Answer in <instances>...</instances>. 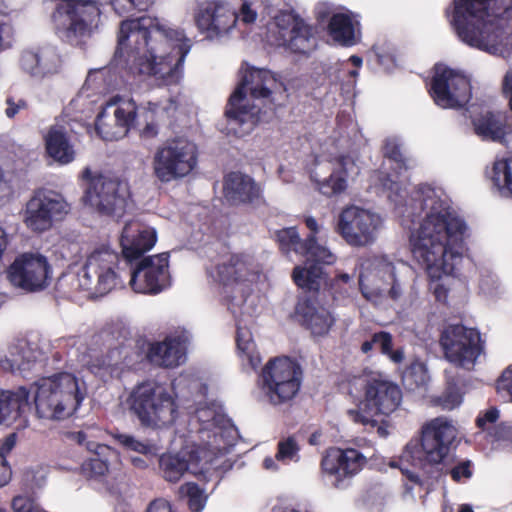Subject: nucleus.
Listing matches in <instances>:
<instances>
[{"label": "nucleus", "instance_id": "obj_10", "mask_svg": "<svg viewBox=\"0 0 512 512\" xmlns=\"http://www.w3.org/2000/svg\"><path fill=\"white\" fill-rule=\"evenodd\" d=\"M412 270L404 262H391L387 258L375 259L359 276L362 295L369 301L399 300L405 291L406 281Z\"/></svg>", "mask_w": 512, "mask_h": 512}, {"label": "nucleus", "instance_id": "obj_38", "mask_svg": "<svg viewBox=\"0 0 512 512\" xmlns=\"http://www.w3.org/2000/svg\"><path fill=\"white\" fill-rule=\"evenodd\" d=\"M499 410L495 407H491L484 411L483 413H480L479 416L476 419L477 427L480 428L483 431H488L489 434L496 440V441H509V444L507 446L512 450V427L511 426H505L501 425L495 428L494 433L490 432L493 425L497 422L499 419Z\"/></svg>", "mask_w": 512, "mask_h": 512}, {"label": "nucleus", "instance_id": "obj_53", "mask_svg": "<svg viewBox=\"0 0 512 512\" xmlns=\"http://www.w3.org/2000/svg\"><path fill=\"white\" fill-rule=\"evenodd\" d=\"M38 50H25L20 58L21 68L32 76L40 77V62Z\"/></svg>", "mask_w": 512, "mask_h": 512}, {"label": "nucleus", "instance_id": "obj_5", "mask_svg": "<svg viewBox=\"0 0 512 512\" xmlns=\"http://www.w3.org/2000/svg\"><path fill=\"white\" fill-rule=\"evenodd\" d=\"M458 435V429L452 420L441 416L426 422L421 429V438L410 440L402 451L399 461L392 462L407 478L419 483L417 472L409 469H424L429 465L440 464L449 454L451 446Z\"/></svg>", "mask_w": 512, "mask_h": 512}, {"label": "nucleus", "instance_id": "obj_64", "mask_svg": "<svg viewBox=\"0 0 512 512\" xmlns=\"http://www.w3.org/2000/svg\"><path fill=\"white\" fill-rule=\"evenodd\" d=\"M147 512H173V510L168 501L157 499L149 505Z\"/></svg>", "mask_w": 512, "mask_h": 512}, {"label": "nucleus", "instance_id": "obj_47", "mask_svg": "<svg viewBox=\"0 0 512 512\" xmlns=\"http://www.w3.org/2000/svg\"><path fill=\"white\" fill-rule=\"evenodd\" d=\"M40 77L59 71L62 66V58L56 48L46 46L39 49Z\"/></svg>", "mask_w": 512, "mask_h": 512}, {"label": "nucleus", "instance_id": "obj_6", "mask_svg": "<svg viewBox=\"0 0 512 512\" xmlns=\"http://www.w3.org/2000/svg\"><path fill=\"white\" fill-rule=\"evenodd\" d=\"M348 394L357 400V407L347 411L355 423L375 427L376 416H389L402 402L400 387L380 373L354 376L347 384Z\"/></svg>", "mask_w": 512, "mask_h": 512}, {"label": "nucleus", "instance_id": "obj_59", "mask_svg": "<svg viewBox=\"0 0 512 512\" xmlns=\"http://www.w3.org/2000/svg\"><path fill=\"white\" fill-rule=\"evenodd\" d=\"M497 390L500 393L505 392L512 401V366H509L498 379Z\"/></svg>", "mask_w": 512, "mask_h": 512}, {"label": "nucleus", "instance_id": "obj_42", "mask_svg": "<svg viewBox=\"0 0 512 512\" xmlns=\"http://www.w3.org/2000/svg\"><path fill=\"white\" fill-rule=\"evenodd\" d=\"M430 380L425 363L414 360L405 369L402 376L404 386L411 391L424 389Z\"/></svg>", "mask_w": 512, "mask_h": 512}, {"label": "nucleus", "instance_id": "obj_57", "mask_svg": "<svg viewBox=\"0 0 512 512\" xmlns=\"http://www.w3.org/2000/svg\"><path fill=\"white\" fill-rule=\"evenodd\" d=\"M100 72H90L83 87L81 88L78 96L73 99L69 106L66 108V111H70L73 108H76L85 98L89 97L88 91L90 90V87L92 84L96 82V80L99 77Z\"/></svg>", "mask_w": 512, "mask_h": 512}, {"label": "nucleus", "instance_id": "obj_7", "mask_svg": "<svg viewBox=\"0 0 512 512\" xmlns=\"http://www.w3.org/2000/svg\"><path fill=\"white\" fill-rule=\"evenodd\" d=\"M241 82L230 96L226 116L228 129L238 137L249 134L259 121L260 109L250 105L247 98L249 91L253 99H266L280 84L275 75L265 69L242 67Z\"/></svg>", "mask_w": 512, "mask_h": 512}, {"label": "nucleus", "instance_id": "obj_58", "mask_svg": "<svg viewBox=\"0 0 512 512\" xmlns=\"http://www.w3.org/2000/svg\"><path fill=\"white\" fill-rule=\"evenodd\" d=\"M382 186L384 189L391 191V193L388 195L391 201H393L396 205L402 204L405 198V190L401 188L397 181L387 177L382 181Z\"/></svg>", "mask_w": 512, "mask_h": 512}, {"label": "nucleus", "instance_id": "obj_29", "mask_svg": "<svg viewBox=\"0 0 512 512\" xmlns=\"http://www.w3.org/2000/svg\"><path fill=\"white\" fill-rule=\"evenodd\" d=\"M258 272L254 259L246 254L232 255L227 260L209 269L210 277L223 285L252 282Z\"/></svg>", "mask_w": 512, "mask_h": 512}, {"label": "nucleus", "instance_id": "obj_55", "mask_svg": "<svg viewBox=\"0 0 512 512\" xmlns=\"http://www.w3.org/2000/svg\"><path fill=\"white\" fill-rule=\"evenodd\" d=\"M73 439L80 445H85L89 451L105 456L107 452H113L110 447L92 441H87V435L83 431L73 434Z\"/></svg>", "mask_w": 512, "mask_h": 512}, {"label": "nucleus", "instance_id": "obj_49", "mask_svg": "<svg viewBox=\"0 0 512 512\" xmlns=\"http://www.w3.org/2000/svg\"><path fill=\"white\" fill-rule=\"evenodd\" d=\"M179 496L186 498L193 511H201L206 502L204 492L194 483H186L179 488Z\"/></svg>", "mask_w": 512, "mask_h": 512}, {"label": "nucleus", "instance_id": "obj_50", "mask_svg": "<svg viewBox=\"0 0 512 512\" xmlns=\"http://www.w3.org/2000/svg\"><path fill=\"white\" fill-rule=\"evenodd\" d=\"M100 456L95 454V456L83 462L81 469L86 478L100 480L108 472V463Z\"/></svg>", "mask_w": 512, "mask_h": 512}, {"label": "nucleus", "instance_id": "obj_46", "mask_svg": "<svg viewBox=\"0 0 512 512\" xmlns=\"http://www.w3.org/2000/svg\"><path fill=\"white\" fill-rule=\"evenodd\" d=\"M113 437L124 449L128 451H133L145 456H153L157 453L155 445H152L146 441H142L133 435L125 433H115Z\"/></svg>", "mask_w": 512, "mask_h": 512}, {"label": "nucleus", "instance_id": "obj_1", "mask_svg": "<svg viewBox=\"0 0 512 512\" xmlns=\"http://www.w3.org/2000/svg\"><path fill=\"white\" fill-rule=\"evenodd\" d=\"M413 208L419 206L421 221L411 231L410 245L414 259L429 279L430 290L445 302L451 286L460 282L455 271L466 251L465 221L451 210L448 197L441 188L422 185L412 198Z\"/></svg>", "mask_w": 512, "mask_h": 512}, {"label": "nucleus", "instance_id": "obj_63", "mask_svg": "<svg viewBox=\"0 0 512 512\" xmlns=\"http://www.w3.org/2000/svg\"><path fill=\"white\" fill-rule=\"evenodd\" d=\"M13 195V189L9 180L0 169V205L8 202Z\"/></svg>", "mask_w": 512, "mask_h": 512}, {"label": "nucleus", "instance_id": "obj_11", "mask_svg": "<svg viewBox=\"0 0 512 512\" xmlns=\"http://www.w3.org/2000/svg\"><path fill=\"white\" fill-rule=\"evenodd\" d=\"M100 14L95 0H60L51 18L62 40L71 45H80L97 29Z\"/></svg>", "mask_w": 512, "mask_h": 512}, {"label": "nucleus", "instance_id": "obj_27", "mask_svg": "<svg viewBox=\"0 0 512 512\" xmlns=\"http://www.w3.org/2000/svg\"><path fill=\"white\" fill-rule=\"evenodd\" d=\"M306 257L305 266H296L293 270V280L301 288L317 290L323 278V270L320 264L331 265L336 261V256L324 245L317 242L313 236L306 238L305 248L302 254Z\"/></svg>", "mask_w": 512, "mask_h": 512}, {"label": "nucleus", "instance_id": "obj_54", "mask_svg": "<svg viewBox=\"0 0 512 512\" xmlns=\"http://www.w3.org/2000/svg\"><path fill=\"white\" fill-rule=\"evenodd\" d=\"M13 34L10 17L0 11V53L10 46Z\"/></svg>", "mask_w": 512, "mask_h": 512}, {"label": "nucleus", "instance_id": "obj_26", "mask_svg": "<svg viewBox=\"0 0 512 512\" xmlns=\"http://www.w3.org/2000/svg\"><path fill=\"white\" fill-rule=\"evenodd\" d=\"M216 456L198 446L196 439L188 441L176 454H164L160 457V469L169 482H177L186 472L197 474L201 463H212Z\"/></svg>", "mask_w": 512, "mask_h": 512}, {"label": "nucleus", "instance_id": "obj_43", "mask_svg": "<svg viewBox=\"0 0 512 512\" xmlns=\"http://www.w3.org/2000/svg\"><path fill=\"white\" fill-rule=\"evenodd\" d=\"M118 356L119 352L117 350H112L106 355H91V359L87 362L88 369L101 378L109 376L118 364Z\"/></svg>", "mask_w": 512, "mask_h": 512}, {"label": "nucleus", "instance_id": "obj_44", "mask_svg": "<svg viewBox=\"0 0 512 512\" xmlns=\"http://www.w3.org/2000/svg\"><path fill=\"white\" fill-rule=\"evenodd\" d=\"M276 240L279 244V248L284 253L294 251L298 254H302L305 248L306 240L300 239L299 233L295 227H288L278 230L275 234Z\"/></svg>", "mask_w": 512, "mask_h": 512}, {"label": "nucleus", "instance_id": "obj_30", "mask_svg": "<svg viewBox=\"0 0 512 512\" xmlns=\"http://www.w3.org/2000/svg\"><path fill=\"white\" fill-rule=\"evenodd\" d=\"M29 391L19 387L15 391H0V425L24 430L29 426Z\"/></svg>", "mask_w": 512, "mask_h": 512}, {"label": "nucleus", "instance_id": "obj_35", "mask_svg": "<svg viewBox=\"0 0 512 512\" xmlns=\"http://www.w3.org/2000/svg\"><path fill=\"white\" fill-rule=\"evenodd\" d=\"M224 195L233 204L250 203L261 196V188L250 176L233 172L225 178Z\"/></svg>", "mask_w": 512, "mask_h": 512}, {"label": "nucleus", "instance_id": "obj_23", "mask_svg": "<svg viewBox=\"0 0 512 512\" xmlns=\"http://www.w3.org/2000/svg\"><path fill=\"white\" fill-rule=\"evenodd\" d=\"M11 283L26 291L34 292L46 288L51 278V267L47 258L38 252L19 255L8 270Z\"/></svg>", "mask_w": 512, "mask_h": 512}, {"label": "nucleus", "instance_id": "obj_20", "mask_svg": "<svg viewBox=\"0 0 512 512\" xmlns=\"http://www.w3.org/2000/svg\"><path fill=\"white\" fill-rule=\"evenodd\" d=\"M430 93L435 103L442 108L463 107L471 98L470 80L459 70L437 64Z\"/></svg>", "mask_w": 512, "mask_h": 512}, {"label": "nucleus", "instance_id": "obj_17", "mask_svg": "<svg viewBox=\"0 0 512 512\" xmlns=\"http://www.w3.org/2000/svg\"><path fill=\"white\" fill-rule=\"evenodd\" d=\"M315 161L316 168L311 171V179L319 185L323 194L343 192L348 187V182L359 173L352 157L336 151H329L327 156L317 157Z\"/></svg>", "mask_w": 512, "mask_h": 512}, {"label": "nucleus", "instance_id": "obj_31", "mask_svg": "<svg viewBox=\"0 0 512 512\" xmlns=\"http://www.w3.org/2000/svg\"><path fill=\"white\" fill-rule=\"evenodd\" d=\"M156 231L137 221L126 223L120 244L125 258L135 259L150 250L156 243Z\"/></svg>", "mask_w": 512, "mask_h": 512}, {"label": "nucleus", "instance_id": "obj_33", "mask_svg": "<svg viewBox=\"0 0 512 512\" xmlns=\"http://www.w3.org/2000/svg\"><path fill=\"white\" fill-rule=\"evenodd\" d=\"M188 337L184 334L167 337L162 342L151 345L148 357L158 366L176 367L186 360Z\"/></svg>", "mask_w": 512, "mask_h": 512}, {"label": "nucleus", "instance_id": "obj_2", "mask_svg": "<svg viewBox=\"0 0 512 512\" xmlns=\"http://www.w3.org/2000/svg\"><path fill=\"white\" fill-rule=\"evenodd\" d=\"M191 40L182 30L166 28L148 16L120 25L116 56L134 75L152 78L158 85L178 84L183 78Z\"/></svg>", "mask_w": 512, "mask_h": 512}, {"label": "nucleus", "instance_id": "obj_28", "mask_svg": "<svg viewBox=\"0 0 512 512\" xmlns=\"http://www.w3.org/2000/svg\"><path fill=\"white\" fill-rule=\"evenodd\" d=\"M318 21L328 20L327 32L341 46H353L360 36L359 22L348 10H336L328 3H319L315 8Z\"/></svg>", "mask_w": 512, "mask_h": 512}, {"label": "nucleus", "instance_id": "obj_14", "mask_svg": "<svg viewBox=\"0 0 512 512\" xmlns=\"http://www.w3.org/2000/svg\"><path fill=\"white\" fill-rule=\"evenodd\" d=\"M86 181L83 196L85 205L106 215L120 214L129 198L128 184L116 177L94 174L89 168L82 172Z\"/></svg>", "mask_w": 512, "mask_h": 512}, {"label": "nucleus", "instance_id": "obj_19", "mask_svg": "<svg viewBox=\"0 0 512 512\" xmlns=\"http://www.w3.org/2000/svg\"><path fill=\"white\" fill-rule=\"evenodd\" d=\"M195 418L201 423L197 432L198 446L215 456L225 454L233 446L235 430L214 405L197 409Z\"/></svg>", "mask_w": 512, "mask_h": 512}, {"label": "nucleus", "instance_id": "obj_56", "mask_svg": "<svg viewBox=\"0 0 512 512\" xmlns=\"http://www.w3.org/2000/svg\"><path fill=\"white\" fill-rule=\"evenodd\" d=\"M384 155L390 160L395 161L400 167L404 164V157L396 138H388L385 141Z\"/></svg>", "mask_w": 512, "mask_h": 512}, {"label": "nucleus", "instance_id": "obj_4", "mask_svg": "<svg viewBox=\"0 0 512 512\" xmlns=\"http://www.w3.org/2000/svg\"><path fill=\"white\" fill-rule=\"evenodd\" d=\"M186 385L190 390L203 388L198 380L188 383L187 377L183 375L172 382L171 388L155 382L142 383L131 392L129 408L142 426L153 429L171 427L180 414L177 390Z\"/></svg>", "mask_w": 512, "mask_h": 512}, {"label": "nucleus", "instance_id": "obj_8", "mask_svg": "<svg viewBox=\"0 0 512 512\" xmlns=\"http://www.w3.org/2000/svg\"><path fill=\"white\" fill-rule=\"evenodd\" d=\"M34 388L36 415L46 420L71 417L87 395L85 381L69 372L41 378L34 383Z\"/></svg>", "mask_w": 512, "mask_h": 512}, {"label": "nucleus", "instance_id": "obj_60", "mask_svg": "<svg viewBox=\"0 0 512 512\" xmlns=\"http://www.w3.org/2000/svg\"><path fill=\"white\" fill-rule=\"evenodd\" d=\"M373 342L375 343V346L378 347L384 355L390 352V349L392 348V336L388 332L381 331L378 333H374Z\"/></svg>", "mask_w": 512, "mask_h": 512}, {"label": "nucleus", "instance_id": "obj_48", "mask_svg": "<svg viewBox=\"0 0 512 512\" xmlns=\"http://www.w3.org/2000/svg\"><path fill=\"white\" fill-rule=\"evenodd\" d=\"M302 23L293 13L288 11H281L275 15L272 25L278 29V44L286 42L287 37L294 32V26Z\"/></svg>", "mask_w": 512, "mask_h": 512}, {"label": "nucleus", "instance_id": "obj_36", "mask_svg": "<svg viewBox=\"0 0 512 512\" xmlns=\"http://www.w3.org/2000/svg\"><path fill=\"white\" fill-rule=\"evenodd\" d=\"M177 108L178 105L174 99L159 103L149 102L144 112L146 124L141 129V136L147 139L156 137L159 133V122L165 117L173 116Z\"/></svg>", "mask_w": 512, "mask_h": 512}, {"label": "nucleus", "instance_id": "obj_13", "mask_svg": "<svg viewBox=\"0 0 512 512\" xmlns=\"http://www.w3.org/2000/svg\"><path fill=\"white\" fill-rule=\"evenodd\" d=\"M302 383L300 366L287 357L270 360L262 370L259 387L263 397L273 405L292 400Z\"/></svg>", "mask_w": 512, "mask_h": 512}, {"label": "nucleus", "instance_id": "obj_16", "mask_svg": "<svg viewBox=\"0 0 512 512\" xmlns=\"http://www.w3.org/2000/svg\"><path fill=\"white\" fill-rule=\"evenodd\" d=\"M445 359L455 367L471 370L483 353L484 347L478 330L464 325L446 327L440 337Z\"/></svg>", "mask_w": 512, "mask_h": 512}, {"label": "nucleus", "instance_id": "obj_24", "mask_svg": "<svg viewBox=\"0 0 512 512\" xmlns=\"http://www.w3.org/2000/svg\"><path fill=\"white\" fill-rule=\"evenodd\" d=\"M167 253L143 258L129 272V286L140 294H158L170 285Z\"/></svg>", "mask_w": 512, "mask_h": 512}, {"label": "nucleus", "instance_id": "obj_22", "mask_svg": "<svg viewBox=\"0 0 512 512\" xmlns=\"http://www.w3.org/2000/svg\"><path fill=\"white\" fill-rule=\"evenodd\" d=\"M193 18L202 34L209 39H218L228 36L236 28L238 15L228 2L209 0L197 5Z\"/></svg>", "mask_w": 512, "mask_h": 512}, {"label": "nucleus", "instance_id": "obj_18", "mask_svg": "<svg viewBox=\"0 0 512 512\" xmlns=\"http://www.w3.org/2000/svg\"><path fill=\"white\" fill-rule=\"evenodd\" d=\"M69 212L64 198L53 191H38L26 203L22 212L25 227L33 233L50 230Z\"/></svg>", "mask_w": 512, "mask_h": 512}, {"label": "nucleus", "instance_id": "obj_37", "mask_svg": "<svg viewBox=\"0 0 512 512\" xmlns=\"http://www.w3.org/2000/svg\"><path fill=\"white\" fill-rule=\"evenodd\" d=\"M473 123L476 134L485 140L501 142L508 133L506 117L501 113L487 111Z\"/></svg>", "mask_w": 512, "mask_h": 512}, {"label": "nucleus", "instance_id": "obj_52", "mask_svg": "<svg viewBox=\"0 0 512 512\" xmlns=\"http://www.w3.org/2000/svg\"><path fill=\"white\" fill-rule=\"evenodd\" d=\"M28 351H22L21 355H14L12 354V358L0 360V365L5 370H11L12 372L19 370V371H26L31 368V364L35 361V357L32 359L30 356H27L26 354Z\"/></svg>", "mask_w": 512, "mask_h": 512}, {"label": "nucleus", "instance_id": "obj_15", "mask_svg": "<svg viewBox=\"0 0 512 512\" xmlns=\"http://www.w3.org/2000/svg\"><path fill=\"white\" fill-rule=\"evenodd\" d=\"M383 226L379 213L351 205L339 214L336 231L350 246L365 247L376 241Z\"/></svg>", "mask_w": 512, "mask_h": 512}, {"label": "nucleus", "instance_id": "obj_3", "mask_svg": "<svg viewBox=\"0 0 512 512\" xmlns=\"http://www.w3.org/2000/svg\"><path fill=\"white\" fill-rule=\"evenodd\" d=\"M512 0H454L450 23L470 47L506 57L512 50Z\"/></svg>", "mask_w": 512, "mask_h": 512}, {"label": "nucleus", "instance_id": "obj_25", "mask_svg": "<svg viewBox=\"0 0 512 512\" xmlns=\"http://www.w3.org/2000/svg\"><path fill=\"white\" fill-rule=\"evenodd\" d=\"M367 463V458L354 448H330L323 455L321 471L336 488L358 474Z\"/></svg>", "mask_w": 512, "mask_h": 512}, {"label": "nucleus", "instance_id": "obj_51", "mask_svg": "<svg viewBox=\"0 0 512 512\" xmlns=\"http://www.w3.org/2000/svg\"><path fill=\"white\" fill-rule=\"evenodd\" d=\"M99 2H108L114 9V11L119 14L129 13L134 9L145 10L147 9L155 0H98Z\"/></svg>", "mask_w": 512, "mask_h": 512}, {"label": "nucleus", "instance_id": "obj_41", "mask_svg": "<svg viewBox=\"0 0 512 512\" xmlns=\"http://www.w3.org/2000/svg\"><path fill=\"white\" fill-rule=\"evenodd\" d=\"M237 349L241 357L246 358L251 368L256 369L260 362V356L256 352L255 343L249 328L242 326L239 322L236 333Z\"/></svg>", "mask_w": 512, "mask_h": 512}, {"label": "nucleus", "instance_id": "obj_9", "mask_svg": "<svg viewBox=\"0 0 512 512\" xmlns=\"http://www.w3.org/2000/svg\"><path fill=\"white\" fill-rule=\"evenodd\" d=\"M118 252L107 244L95 247L87 256L85 264L77 273V288L89 292L93 296H102L113 289L123 287L124 275ZM125 265L127 263L123 261Z\"/></svg>", "mask_w": 512, "mask_h": 512}, {"label": "nucleus", "instance_id": "obj_40", "mask_svg": "<svg viewBox=\"0 0 512 512\" xmlns=\"http://www.w3.org/2000/svg\"><path fill=\"white\" fill-rule=\"evenodd\" d=\"M280 45L287 46L293 52L305 54L315 48V39L310 27L302 21L294 26V32L287 37L286 42H280Z\"/></svg>", "mask_w": 512, "mask_h": 512}, {"label": "nucleus", "instance_id": "obj_45", "mask_svg": "<svg viewBox=\"0 0 512 512\" xmlns=\"http://www.w3.org/2000/svg\"><path fill=\"white\" fill-rule=\"evenodd\" d=\"M276 460L283 465L300 460V445L294 436L281 439L277 444Z\"/></svg>", "mask_w": 512, "mask_h": 512}, {"label": "nucleus", "instance_id": "obj_12", "mask_svg": "<svg viewBox=\"0 0 512 512\" xmlns=\"http://www.w3.org/2000/svg\"><path fill=\"white\" fill-rule=\"evenodd\" d=\"M198 165L197 145L184 137L167 140L152 157L153 175L161 183H170L189 176Z\"/></svg>", "mask_w": 512, "mask_h": 512}, {"label": "nucleus", "instance_id": "obj_61", "mask_svg": "<svg viewBox=\"0 0 512 512\" xmlns=\"http://www.w3.org/2000/svg\"><path fill=\"white\" fill-rule=\"evenodd\" d=\"M35 505L31 498L22 495L14 497L11 503L14 512H31Z\"/></svg>", "mask_w": 512, "mask_h": 512}, {"label": "nucleus", "instance_id": "obj_34", "mask_svg": "<svg viewBox=\"0 0 512 512\" xmlns=\"http://www.w3.org/2000/svg\"><path fill=\"white\" fill-rule=\"evenodd\" d=\"M296 315L314 336L328 334L335 323V318L328 309L310 301L299 302L296 307Z\"/></svg>", "mask_w": 512, "mask_h": 512}, {"label": "nucleus", "instance_id": "obj_21", "mask_svg": "<svg viewBox=\"0 0 512 512\" xmlns=\"http://www.w3.org/2000/svg\"><path fill=\"white\" fill-rule=\"evenodd\" d=\"M137 105L133 99L114 96L110 98L96 119V131L107 141L123 138L134 126Z\"/></svg>", "mask_w": 512, "mask_h": 512}, {"label": "nucleus", "instance_id": "obj_32", "mask_svg": "<svg viewBox=\"0 0 512 512\" xmlns=\"http://www.w3.org/2000/svg\"><path fill=\"white\" fill-rule=\"evenodd\" d=\"M43 140L47 156L59 165H68L76 159L77 152L65 126L59 123L50 126Z\"/></svg>", "mask_w": 512, "mask_h": 512}, {"label": "nucleus", "instance_id": "obj_62", "mask_svg": "<svg viewBox=\"0 0 512 512\" xmlns=\"http://www.w3.org/2000/svg\"><path fill=\"white\" fill-rule=\"evenodd\" d=\"M330 68L324 63L315 64L311 72V78L316 85H323L329 78Z\"/></svg>", "mask_w": 512, "mask_h": 512}, {"label": "nucleus", "instance_id": "obj_39", "mask_svg": "<svg viewBox=\"0 0 512 512\" xmlns=\"http://www.w3.org/2000/svg\"><path fill=\"white\" fill-rule=\"evenodd\" d=\"M490 177L501 196L512 197V158L496 159Z\"/></svg>", "mask_w": 512, "mask_h": 512}]
</instances>
